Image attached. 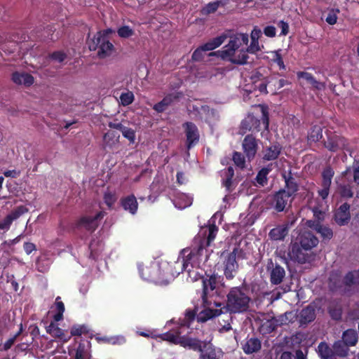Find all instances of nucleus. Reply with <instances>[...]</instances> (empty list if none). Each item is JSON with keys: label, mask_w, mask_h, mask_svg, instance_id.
<instances>
[{"label": "nucleus", "mask_w": 359, "mask_h": 359, "mask_svg": "<svg viewBox=\"0 0 359 359\" xmlns=\"http://www.w3.org/2000/svg\"><path fill=\"white\" fill-rule=\"evenodd\" d=\"M226 4V1L224 0L210 2L202 8L201 13L205 15L214 13L217 11L219 7H224Z\"/></svg>", "instance_id": "a19ab883"}, {"label": "nucleus", "mask_w": 359, "mask_h": 359, "mask_svg": "<svg viewBox=\"0 0 359 359\" xmlns=\"http://www.w3.org/2000/svg\"><path fill=\"white\" fill-rule=\"evenodd\" d=\"M250 80L255 85V87L257 88L261 93L268 94L267 86L268 85H271V83L276 80V75L271 74L265 76L264 74L259 70H255L252 72Z\"/></svg>", "instance_id": "6e6552de"}, {"label": "nucleus", "mask_w": 359, "mask_h": 359, "mask_svg": "<svg viewBox=\"0 0 359 359\" xmlns=\"http://www.w3.org/2000/svg\"><path fill=\"white\" fill-rule=\"evenodd\" d=\"M123 136L128 139L131 143L135 140V132L133 129L124 126L121 131Z\"/></svg>", "instance_id": "680f3d73"}, {"label": "nucleus", "mask_w": 359, "mask_h": 359, "mask_svg": "<svg viewBox=\"0 0 359 359\" xmlns=\"http://www.w3.org/2000/svg\"><path fill=\"white\" fill-rule=\"evenodd\" d=\"M291 197L288 193H286L285 189H280L273 194L270 203L271 206L277 212H283Z\"/></svg>", "instance_id": "f8f14e48"}, {"label": "nucleus", "mask_w": 359, "mask_h": 359, "mask_svg": "<svg viewBox=\"0 0 359 359\" xmlns=\"http://www.w3.org/2000/svg\"><path fill=\"white\" fill-rule=\"evenodd\" d=\"M206 251L203 244L199 243L197 246L189 248H184L182 250L180 255L176 262V264L180 266V271H177L179 274L183 271H191V268H194V265L198 264L203 255V252Z\"/></svg>", "instance_id": "20e7f679"}, {"label": "nucleus", "mask_w": 359, "mask_h": 359, "mask_svg": "<svg viewBox=\"0 0 359 359\" xmlns=\"http://www.w3.org/2000/svg\"><path fill=\"white\" fill-rule=\"evenodd\" d=\"M342 340L348 346H355L358 341V335L356 330L348 329L343 332Z\"/></svg>", "instance_id": "ea45409f"}, {"label": "nucleus", "mask_w": 359, "mask_h": 359, "mask_svg": "<svg viewBox=\"0 0 359 359\" xmlns=\"http://www.w3.org/2000/svg\"><path fill=\"white\" fill-rule=\"evenodd\" d=\"M272 168L270 165H268L266 167L262 168L257 174V176L255 177V180L257 183L261 186L264 187L267 184L268 182V178L267 175L271 171Z\"/></svg>", "instance_id": "49530a36"}, {"label": "nucleus", "mask_w": 359, "mask_h": 359, "mask_svg": "<svg viewBox=\"0 0 359 359\" xmlns=\"http://www.w3.org/2000/svg\"><path fill=\"white\" fill-rule=\"evenodd\" d=\"M206 276L208 278H203V294L202 298L204 302L206 301V297L208 294V291L210 289V290H214L216 288L217 284L221 281L222 278L220 276H218L217 273H212L210 276L206 273Z\"/></svg>", "instance_id": "412c9836"}, {"label": "nucleus", "mask_w": 359, "mask_h": 359, "mask_svg": "<svg viewBox=\"0 0 359 359\" xmlns=\"http://www.w3.org/2000/svg\"><path fill=\"white\" fill-rule=\"evenodd\" d=\"M316 317V309L313 306L308 305L299 313V323L301 326L306 325L313 322Z\"/></svg>", "instance_id": "bb28decb"}, {"label": "nucleus", "mask_w": 359, "mask_h": 359, "mask_svg": "<svg viewBox=\"0 0 359 359\" xmlns=\"http://www.w3.org/2000/svg\"><path fill=\"white\" fill-rule=\"evenodd\" d=\"M184 329V325H180L175 329H172L168 332H166L158 335L152 336V338H160L163 341H167L173 344H179L182 338V334L183 333L182 330Z\"/></svg>", "instance_id": "f3484780"}, {"label": "nucleus", "mask_w": 359, "mask_h": 359, "mask_svg": "<svg viewBox=\"0 0 359 359\" xmlns=\"http://www.w3.org/2000/svg\"><path fill=\"white\" fill-rule=\"evenodd\" d=\"M11 79L17 85H24L26 87H29L34 83V77L28 73L18 72H13L12 74Z\"/></svg>", "instance_id": "2f4dec72"}, {"label": "nucleus", "mask_w": 359, "mask_h": 359, "mask_svg": "<svg viewBox=\"0 0 359 359\" xmlns=\"http://www.w3.org/2000/svg\"><path fill=\"white\" fill-rule=\"evenodd\" d=\"M258 107L260 109L262 113L261 119L262 121L263 124L264 125V128L267 130L269 128V107L266 104H259Z\"/></svg>", "instance_id": "8fccbe9b"}, {"label": "nucleus", "mask_w": 359, "mask_h": 359, "mask_svg": "<svg viewBox=\"0 0 359 359\" xmlns=\"http://www.w3.org/2000/svg\"><path fill=\"white\" fill-rule=\"evenodd\" d=\"M243 255V250L238 247H235L232 252L227 253L226 256L224 257L223 262L224 275L227 280H232L236 276L238 269L236 257H241Z\"/></svg>", "instance_id": "39448f33"}, {"label": "nucleus", "mask_w": 359, "mask_h": 359, "mask_svg": "<svg viewBox=\"0 0 359 359\" xmlns=\"http://www.w3.org/2000/svg\"><path fill=\"white\" fill-rule=\"evenodd\" d=\"M313 229L320 235L324 240H330L333 237V231L331 228L321 223H316Z\"/></svg>", "instance_id": "a18cd8bd"}, {"label": "nucleus", "mask_w": 359, "mask_h": 359, "mask_svg": "<svg viewBox=\"0 0 359 359\" xmlns=\"http://www.w3.org/2000/svg\"><path fill=\"white\" fill-rule=\"evenodd\" d=\"M104 202L109 209H112L114 204L116 203L117 198L115 193L106 191L103 196Z\"/></svg>", "instance_id": "5fc2aeb1"}, {"label": "nucleus", "mask_w": 359, "mask_h": 359, "mask_svg": "<svg viewBox=\"0 0 359 359\" xmlns=\"http://www.w3.org/2000/svg\"><path fill=\"white\" fill-rule=\"evenodd\" d=\"M344 285H345L347 295H350L352 288L359 286V269L347 272L344 276Z\"/></svg>", "instance_id": "4be33fe9"}, {"label": "nucleus", "mask_w": 359, "mask_h": 359, "mask_svg": "<svg viewBox=\"0 0 359 359\" xmlns=\"http://www.w3.org/2000/svg\"><path fill=\"white\" fill-rule=\"evenodd\" d=\"M309 252L304 251V249L298 243H294L291 245L288 255L292 261L305 264L314 259V255Z\"/></svg>", "instance_id": "1a4fd4ad"}, {"label": "nucleus", "mask_w": 359, "mask_h": 359, "mask_svg": "<svg viewBox=\"0 0 359 359\" xmlns=\"http://www.w3.org/2000/svg\"><path fill=\"white\" fill-rule=\"evenodd\" d=\"M67 55L65 53L62 51H55L50 55V57L54 60H57L60 62H62L65 60Z\"/></svg>", "instance_id": "0e129e2a"}, {"label": "nucleus", "mask_w": 359, "mask_h": 359, "mask_svg": "<svg viewBox=\"0 0 359 359\" xmlns=\"http://www.w3.org/2000/svg\"><path fill=\"white\" fill-rule=\"evenodd\" d=\"M139 272L142 279L161 284L166 278V274L162 271L161 267L157 263H151L149 266L139 267Z\"/></svg>", "instance_id": "423d86ee"}, {"label": "nucleus", "mask_w": 359, "mask_h": 359, "mask_svg": "<svg viewBox=\"0 0 359 359\" xmlns=\"http://www.w3.org/2000/svg\"><path fill=\"white\" fill-rule=\"evenodd\" d=\"M282 150L283 147L279 142H273L264 149L263 159L267 161L276 160L281 154Z\"/></svg>", "instance_id": "cd10ccee"}, {"label": "nucleus", "mask_w": 359, "mask_h": 359, "mask_svg": "<svg viewBox=\"0 0 359 359\" xmlns=\"http://www.w3.org/2000/svg\"><path fill=\"white\" fill-rule=\"evenodd\" d=\"M339 8H332L328 11L327 15L325 18V21L330 25H334L337 21V14L339 13Z\"/></svg>", "instance_id": "6e6d98bb"}, {"label": "nucleus", "mask_w": 359, "mask_h": 359, "mask_svg": "<svg viewBox=\"0 0 359 359\" xmlns=\"http://www.w3.org/2000/svg\"><path fill=\"white\" fill-rule=\"evenodd\" d=\"M281 52V50L279 49L278 50H275V51H273L271 53H272V59L271 60L278 65V66L279 67V69L281 70H284L285 69V65L284 64V61H283V57H282V55L280 53Z\"/></svg>", "instance_id": "864d4df0"}, {"label": "nucleus", "mask_w": 359, "mask_h": 359, "mask_svg": "<svg viewBox=\"0 0 359 359\" xmlns=\"http://www.w3.org/2000/svg\"><path fill=\"white\" fill-rule=\"evenodd\" d=\"M226 303L224 311L230 313H240L245 312L250 307L251 298L248 290L244 286L231 287L226 295Z\"/></svg>", "instance_id": "f03ea898"}, {"label": "nucleus", "mask_w": 359, "mask_h": 359, "mask_svg": "<svg viewBox=\"0 0 359 359\" xmlns=\"http://www.w3.org/2000/svg\"><path fill=\"white\" fill-rule=\"evenodd\" d=\"M317 353L322 359H336L333 348H330L325 341H322L318 344Z\"/></svg>", "instance_id": "4c0bfd02"}, {"label": "nucleus", "mask_w": 359, "mask_h": 359, "mask_svg": "<svg viewBox=\"0 0 359 359\" xmlns=\"http://www.w3.org/2000/svg\"><path fill=\"white\" fill-rule=\"evenodd\" d=\"M179 96L175 93H170L165 95L162 100L155 104L152 109L157 113L164 112L169 106H170L174 101L177 100Z\"/></svg>", "instance_id": "7c9ffc66"}, {"label": "nucleus", "mask_w": 359, "mask_h": 359, "mask_svg": "<svg viewBox=\"0 0 359 359\" xmlns=\"http://www.w3.org/2000/svg\"><path fill=\"white\" fill-rule=\"evenodd\" d=\"M297 76L298 79H304L310 83L314 81V76L311 73L306 72H298Z\"/></svg>", "instance_id": "69168bd1"}, {"label": "nucleus", "mask_w": 359, "mask_h": 359, "mask_svg": "<svg viewBox=\"0 0 359 359\" xmlns=\"http://www.w3.org/2000/svg\"><path fill=\"white\" fill-rule=\"evenodd\" d=\"M313 217L316 219V223H320L325 219V212L319 209V208H314L313 209Z\"/></svg>", "instance_id": "e2e57ef3"}, {"label": "nucleus", "mask_w": 359, "mask_h": 359, "mask_svg": "<svg viewBox=\"0 0 359 359\" xmlns=\"http://www.w3.org/2000/svg\"><path fill=\"white\" fill-rule=\"evenodd\" d=\"M90 343L89 341H81L76 348L74 359H90Z\"/></svg>", "instance_id": "f704fd0d"}, {"label": "nucleus", "mask_w": 359, "mask_h": 359, "mask_svg": "<svg viewBox=\"0 0 359 359\" xmlns=\"http://www.w3.org/2000/svg\"><path fill=\"white\" fill-rule=\"evenodd\" d=\"M118 35L121 38H129L134 34V30L129 26L124 25L117 29Z\"/></svg>", "instance_id": "052dcab7"}, {"label": "nucleus", "mask_w": 359, "mask_h": 359, "mask_svg": "<svg viewBox=\"0 0 359 359\" xmlns=\"http://www.w3.org/2000/svg\"><path fill=\"white\" fill-rule=\"evenodd\" d=\"M215 306L217 307H219V309L207 308L200 311L197 314V321L198 323H205L208 320L217 317L225 312L224 311V305L223 304L215 303Z\"/></svg>", "instance_id": "4468645a"}, {"label": "nucleus", "mask_w": 359, "mask_h": 359, "mask_svg": "<svg viewBox=\"0 0 359 359\" xmlns=\"http://www.w3.org/2000/svg\"><path fill=\"white\" fill-rule=\"evenodd\" d=\"M271 264L270 282L272 285H279L285 277V269L278 264H273L272 262H271Z\"/></svg>", "instance_id": "a878e982"}, {"label": "nucleus", "mask_w": 359, "mask_h": 359, "mask_svg": "<svg viewBox=\"0 0 359 359\" xmlns=\"http://www.w3.org/2000/svg\"><path fill=\"white\" fill-rule=\"evenodd\" d=\"M242 147L246 157L250 161L255 158L258 149L256 138L252 135H247L244 137Z\"/></svg>", "instance_id": "dca6fc26"}, {"label": "nucleus", "mask_w": 359, "mask_h": 359, "mask_svg": "<svg viewBox=\"0 0 359 359\" xmlns=\"http://www.w3.org/2000/svg\"><path fill=\"white\" fill-rule=\"evenodd\" d=\"M134 100L135 96L132 91L128 90L127 92L122 93L120 95L121 104L124 107L132 104Z\"/></svg>", "instance_id": "3c124183"}, {"label": "nucleus", "mask_w": 359, "mask_h": 359, "mask_svg": "<svg viewBox=\"0 0 359 359\" xmlns=\"http://www.w3.org/2000/svg\"><path fill=\"white\" fill-rule=\"evenodd\" d=\"M329 313L334 320H339L341 318V311L339 309H330Z\"/></svg>", "instance_id": "338daca9"}, {"label": "nucleus", "mask_w": 359, "mask_h": 359, "mask_svg": "<svg viewBox=\"0 0 359 359\" xmlns=\"http://www.w3.org/2000/svg\"><path fill=\"white\" fill-rule=\"evenodd\" d=\"M105 213L99 212L94 216L84 215L81 217L75 223L77 229H85L89 231H94L98 226V220L102 219Z\"/></svg>", "instance_id": "9d476101"}, {"label": "nucleus", "mask_w": 359, "mask_h": 359, "mask_svg": "<svg viewBox=\"0 0 359 359\" xmlns=\"http://www.w3.org/2000/svg\"><path fill=\"white\" fill-rule=\"evenodd\" d=\"M334 220L339 226L347 224L351 219L350 205L348 203L341 204L335 211Z\"/></svg>", "instance_id": "6ab92c4d"}, {"label": "nucleus", "mask_w": 359, "mask_h": 359, "mask_svg": "<svg viewBox=\"0 0 359 359\" xmlns=\"http://www.w3.org/2000/svg\"><path fill=\"white\" fill-rule=\"evenodd\" d=\"M328 286L332 292H338L341 295H347L344 278L341 279L338 274H332L329 278Z\"/></svg>", "instance_id": "b1692460"}, {"label": "nucleus", "mask_w": 359, "mask_h": 359, "mask_svg": "<svg viewBox=\"0 0 359 359\" xmlns=\"http://www.w3.org/2000/svg\"><path fill=\"white\" fill-rule=\"evenodd\" d=\"M281 176L285 181L284 189L286 190V193H288L290 196L294 197L299 191V184L293 177L292 171L290 170L287 173L284 172L281 174Z\"/></svg>", "instance_id": "aec40b11"}, {"label": "nucleus", "mask_w": 359, "mask_h": 359, "mask_svg": "<svg viewBox=\"0 0 359 359\" xmlns=\"http://www.w3.org/2000/svg\"><path fill=\"white\" fill-rule=\"evenodd\" d=\"M110 29L97 32L93 38L88 39L87 44L91 51H97L99 58L103 59L110 56L114 50V45L109 41Z\"/></svg>", "instance_id": "7ed1b4c3"}, {"label": "nucleus", "mask_w": 359, "mask_h": 359, "mask_svg": "<svg viewBox=\"0 0 359 359\" xmlns=\"http://www.w3.org/2000/svg\"><path fill=\"white\" fill-rule=\"evenodd\" d=\"M182 128L186 136V147L187 149H190L199 142L200 134L198 127L194 123L187 121L182 124Z\"/></svg>", "instance_id": "9b49d317"}, {"label": "nucleus", "mask_w": 359, "mask_h": 359, "mask_svg": "<svg viewBox=\"0 0 359 359\" xmlns=\"http://www.w3.org/2000/svg\"><path fill=\"white\" fill-rule=\"evenodd\" d=\"M323 137V129L320 126H314L311 128L308 135L310 142H316Z\"/></svg>", "instance_id": "de8ad7c7"}, {"label": "nucleus", "mask_w": 359, "mask_h": 359, "mask_svg": "<svg viewBox=\"0 0 359 359\" xmlns=\"http://www.w3.org/2000/svg\"><path fill=\"white\" fill-rule=\"evenodd\" d=\"M120 205L123 209L130 213L135 215L138 210V203L134 194H130L120 199Z\"/></svg>", "instance_id": "393cba45"}, {"label": "nucleus", "mask_w": 359, "mask_h": 359, "mask_svg": "<svg viewBox=\"0 0 359 359\" xmlns=\"http://www.w3.org/2000/svg\"><path fill=\"white\" fill-rule=\"evenodd\" d=\"M287 84H290L287 80L283 79H278L277 76H276V80H274L273 82L271 83V85H268V86H269L272 92H276V90H280Z\"/></svg>", "instance_id": "4d7b16f0"}, {"label": "nucleus", "mask_w": 359, "mask_h": 359, "mask_svg": "<svg viewBox=\"0 0 359 359\" xmlns=\"http://www.w3.org/2000/svg\"><path fill=\"white\" fill-rule=\"evenodd\" d=\"M318 243V238L310 231H304L299 236V243L304 251H310Z\"/></svg>", "instance_id": "5701e85b"}, {"label": "nucleus", "mask_w": 359, "mask_h": 359, "mask_svg": "<svg viewBox=\"0 0 359 359\" xmlns=\"http://www.w3.org/2000/svg\"><path fill=\"white\" fill-rule=\"evenodd\" d=\"M289 232V224L278 225L270 230L269 236L272 241H283Z\"/></svg>", "instance_id": "c756f323"}, {"label": "nucleus", "mask_w": 359, "mask_h": 359, "mask_svg": "<svg viewBox=\"0 0 359 359\" xmlns=\"http://www.w3.org/2000/svg\"><path fill=\"white\" fill-rule=\"evenodd\" d=\"M22 332H23V327H22V324L20 323L18 332L15 335H13L12 337H11L8 340H6L5 341V343L4 344V347H3L4 350L8 351V349H10L12 347V346L14 344L16 339L22 334Z\"/></svg>", "instance_id": "13d9d810"}, {"label": "nucleus", "mask_w": 359, "mask_h": 359, "mask_svg": "<svg viewBox=\"0 0 359 359\" xmlns=\"http://www.w3.org/2000/svg\"><path fill=\"white\" fill-rule=\"evenodd\" d=\"M82 335L92 338V333L88 325L76 324L72 326L69 336L81 337Z\"/></svg>", "instance_id": "e433bc0d"}, {"label": "nucleus", "mask_w": 359, "mask_h": 359, "mask_svg": "<svg viewBox=\"0 0 359 359\" xmlns=\"http://www.w3.org/2000/svg\"><path fill=\"white\" fill-rule=\"evenodd\" d=\"M348 347L349 346L343 340L335 341L332 346L334 356L346 357L348 355Z\"/></svg>", "instance_id": "c03bdc74"}, {"label": "nucleus", "mask_w": 359, "mask_h": 359, "mask_svg": "<svg viewBox=\"0 0 359 359\" xmlns=\"http://www.w3.org/2000/svg\"><path fill=\"white\" fill-rule=\"evenodd\" d=\"M334 175L333 169L330 166L324 168L322 172V189L318 190V196L325 200L327 198L332 184V180Z\"/></svg>", "instance_id": "ddd939ff"}, {"label": "nucleus", "mask_w": 359, "mask_h": 359, "mask_svg": "<svg viewBox=\"0 0 359 359\" xmlns=\"http://www.w3.org/2000/svg\"><path fill=\"white\" fill-rule=\"evenodd\" d=\"M226 39L225 34H222L219 36L209 40L205 43L198 47L192 53L191 60L194 62H201L204 58V52L212 50L220 46Z\"/></svg>", "instance_id": "0eeeda50"}, {"label": "nucleus", "mask_w": 359, "mask_h": 359, "mask_svg": "<svg viewBox=\"0 0 359 359\" xmlns=\"http://www.w3.org/2000/svg\"><path fill=\"white\" fill-rule=\"evenodd\" d=\"M342 177L344 178L346 184L344 183L339 186V193L342 198H351L354 195V191L357 194V191L359 187L353 182V177H351V180H348L344 175V172L341 173Z\"/></svg>", "instance_id": "a211bd4d"}, {"label": "nucleus", "mask_w": 359, "mask_h": 359, "mask_svg": "<svg viewBox=\"0 0 359 359\" xmlns=\"http://www.w3.org/2000/svg\"><path fill=\"white\" fill-rule=\"evenodd\" d=\"M96 340L98 342L111 345H122L126 341V338L121 335L102 337H96Z\"/></svg>", "instance_id": "37998d69"}, {"label": "nucleus", "mask_w": 359, "mask_h": 359, "mask_svg": "<svg viewBox=\"0 0 359 359\" xmlns=\"http://www.w3.org/2000/svg\"><path fill=\"white\" fill-rule=\"evenodd\" d=\"M27 212L28 208L25 205H19L16 207L1 222H0V230H8L14 220H16Z\"/></svg>", "instance_id": "2eb2a0df"}, {"label": "nucleus", "mask_w": 359, "mask_h": 359, "mask_svg": "<svg viewBox=\"0 0 359 359\" xmlns=\"http://www.w3.org/2000/svg\"><path fill=\"white\" fill-rule=\"evenodd\" d=\"M232 160L234 164L241 168L243 169L245 168V159L243 154L238 151H234L232 156Z\"/></svg>", "instance_id": "603ef678"}, {"label": "nucleus", "mask_w": 359, "mask_h": 359, "mask_svg": "<svg viewBox=\"0 0 359 359\" xmlns=\"http://www.w3.org/2000/svg\"><path fill=\"white\" fill-rule=\"evenodd\" d=\"M47 333L50 334L53 337L57 338L63 342L68 341L71 336H69L67 333L58 327V325L54 323L51 322L49 325L46 327Z\"/></svg>", "instance_id": "c85d7f7f"}, {"label": "nucleus", "mask_w": 359, "mask_h": 359, "mask_svg": "<svg viewBox=\"0 0 359 359\" xmlns=\"http://www.w3.org/2000/svg\"><path fill=\"white\" fill-rule=\"evenodd\" d=\"M201 359H219V356L217 355L215 348L212 344L203 343L202 351H200Z\"/></svg>", "instance_id": "c9c22d12"}, {"label": "nucleus", "mask_w": 359, "mask_h": 359, "mask_svg": "<svg viewBox=\"0 0 359 359\" xmlns=\"http://www.w3.org/2000/svg\"><path fill=\"white\" fill-rule=\"evenodd\" d=\"M278 27L281 29L280 35L286 36L289 32L288 23L284 20H280L278 24Z\"/></svg>", "instance_id": "774afa93"}, {"label": "nucleus", "mask_w": 359, "mask_h": 359, "mask_svg": "<svg viewBox=\"0 0 359 359\" xmlns=\"http://www.w3.org/2000/svg\"><path fill=\"white\" fill-rule=\"evenodd\" d=\"M204 342L196 338H191L186 336H182L180 345L184 348H189L195 351H202Z\"/></svg>", "instance_id": "473e14b6"}, {"label": "nucleus", "mask_w": 359, "mask_h": 359, "mask_svg": "<svg viewBox=\"0 0 359 359\" xmlns=\"http://www.w3.org/2000/svg\"><path fill=\"white\" fill-rule=\"evenodd\" d=\"M344 139L336 135L329 136L327 140L324 141V147L331 151H337L344 144Z\"/></svg>", "instance_id": "72a5a7b5"}, {"label": "nucleus", "mask_w": 359, "mask_h": 359, "mask_svg": "<svg viewBox=\"0 0 359 359\" xmlns=\"http://www.w3.org/2000/svg\"><path fill=\"white\" fill-rule=\"evenodd\" d=\"M261 348V341L257 338H250L243 346V351L247 354L257 352Z\"/></svg>", "instance_id": "79ce46f5"}, {"label": "nucleus", "mask_w": 359, "mask_h": 359, "mask_svg": "<svg viewBox=\"0 0 359 359\" xmlns=\"http://www.w3.org/2000/svg\"><path fill=\"white\" fill-rule=\"evenodd\" d=\"M249 36L248 34L237 33L230 36L229 43L223 48V50L218 51L220 57L230 62L243 65L248 63L249 56L248 53L255 54L260 50L258 40H252L250 46L245 49L239 48L243 45H248Z\"/></svg>", "instance_id": "f257e3e1"}, {"label": "nucleus", "mask_w": 359, "mask_h": 359, "mask_svg": "<svg viewBox=\"0 0 359 359\" xmlns=\"http://www.w3.org/2000/svg\"><path fill=\"white\" fill-rule=\"evenodd\" d=\"M197 318L196 311L195 309H187L185 311V319L184 323H182L181 325H184V328L188 329L189 325V324L194 321L195 318Z\"/></svg>", "instance_id": "bf43d9fd"}, {"label": "nucleus", "mask_w": 359, "mask_h": 359, "mask_svg": "<svg viewBox=\"0 0 359 359\" xmlns=\"http://www.w3.org/2000/svg\"><path fill=\"white\" fill-rule=\"evenodd\" d=\"M260 121L255 116H248L241 122V128L245 130L259 131Z\"/></svg>", "instance_id": "58836bf2"}, {"label": "nucleus", "mask_w": 359, "mask_h": 359, "mask_svg": "<svg viewBox=\"0 0 359 359\" xmlns=\"http://www.w3.org/2000/svg\"><path fill=\"white\" fill-rule=\"evenodd\" d=\"M218 231V227L215 224H211L208 226V234L207 238L204 241H201L200 243L203 245L205 243L207 246L210 245L211 243L215 240L217 233Z\"/></svg>", "instance_id": "09e8293b"}]
</instances>
